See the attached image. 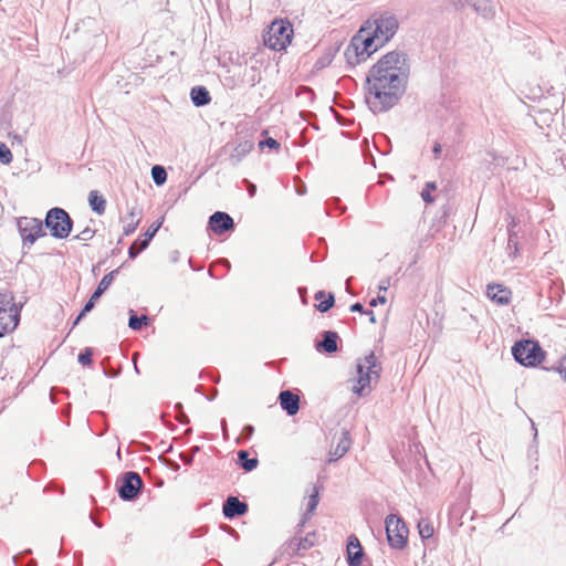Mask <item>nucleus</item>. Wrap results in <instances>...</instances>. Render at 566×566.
<instances>
[{"label": "nucleus", "mask_w": 566, "mask_h": 566, "mask_svg": "<svg viewBox=\"0 0 566 566\" xmlns=\"http://www.w3.org/2000/svg\"><path fill=\"white\" fill-rule=\"evenodd\" d=\"M409 76L410 61L405 51L394 50L382 55L366 77L368 108L379 114L396 106L406 93Z\"/></svg>", "instance_id": "obj_1"}, {"label": "nucleus", "mask_w": 566, "mask_h": 566, "mask_svg": "<svg viewBox=\"0 0 566 566\" xmlns=\"http://www.w3.org/2000/svg\"><path fill=\"white\" fill-rule=\"evenodd\" d=\"M224 74H220L223 84L228 87H235L239 85L254 86L261 81V71L259 61L250 57L249 61H231L230 65H222Z\"/></svg>", "instance_id": "obj_2"}, {"label": "nucleus", "mask_w": 566, "mask_h": 566, "mask_svg": "<svg viewBox=\"0 0 566 566\" xmlns=\"http://www.w3.org/2000/svg\"><path fill=\"white\" fill-rule=\"evenodd\" d=\"M357 385L353 386V392L358 396H365L366 388L373 380L377 381L380 377L382 367L373 352L363 359H358L357 365Z\"/></svg>", "instance_id": "obj_3"}, {"label": "nucleus", "mask_w": 566, "mask_h": 566, "mask_svg": "<svg viewBox=\"0 0 566 566\" xmlns=\"http://www.w3.org/2000/svg\"><path fill=\"white\" fill-rule=\"evenodd\" d=\"M293 38V27L286 20H274L263 33V43L274 51L285 50Z\"/></svg>", "instance_id": "obj_4"}, {"label": "nucleus", "mask_w": 566, "mask_h": 566, "mask_svg": "<svg viewBox=\"0 0 566 566\" xmlns=\"http://www.w3.org/2000/svg\"><path fill=\"white\" fill-rule=\"evenodd\" d=\"M512 355L518 364L526 367H535L545 358V352L538 342L531 339L516 342L512 347Z\"/></svg>", "instance_id": "obj_5"}, {"label": "nucleus", "mask_w": 566, "mask_h": 566, "mask_svg": "<svg viewBox=\"0 0 566 566\" xmlns=\"http://www.w3.org/2000/svg\"><path fill=\"white\" fill-rule=\"evenodd\" d=\"M240 130L234 142L227 143L220 150L219 157H224L232 166L238 165L253 148L252 134Z\"/></svg>", "instance_id": "obj_6"}, {"label": "nucleus", "mask_w": 566, "mask_h": 566, "mask_svg": "<svg viewBox=\"0 0 566 566\" xmlns=\"http://www.w3.org/2000/svg\"><path fill=\"white\" fill-rule=\"evenodd\" d=\"M44 226L53 238L66 239L73 229V220L63 208L54 207L46 212Z\"/></svg>", "instance_id": "obj_7"}, {"label": "nucleus", "mask_w": 566, "mask_h": 566, "mask_svg": "<svg viewBox=\"0 0 566 566\" xmlns=\"http://www.w3.org/2000/svg\"><path fill=\"white\" fill-rule=\"evenodd\" d=\"M366 32V28L361 27L358 34H356L347 49L345 50L346 62L349 66L357 65V50L359 45H363V52H368L370 55L376 52L379 48L384 46V44H379L378 39H376L375 34L370 31L365 36L363 33Z\"/></svg>", "instance_id": "obj_8"}, {"label": "nucleus", "mask_w": 566, "mask_h": 566, "mask_svg": "<svg viewBox=\"0 0 566 566\" xmlns=\"http://www.w3.org/2000/svg\"><path fill=\"white\" fill-rule=\"evenodd\" d=\"M387 541L391 548L402 549L408 543L409 531L401 517L389 514L385 520Z\"/></svg>", "instance_id": "obj_9"}, {"label": "nucleus", "mask_w": 566, "mask_h": 566, "mask_svg": "<svg viewBox=\"0 0 566 566\" xmlns=\"http://www.w3.org/2000/svg\"><path fill=\"white\" fill-rule=\"evenodd\" d=\"M43 224L44 222L38 218L20 217L17 220L18 231L22 239L23 247H31L39 238L46 235Z\"/></svg>", "instance_id": "obj_10"}, {"label": "nucleus", "mask_w": 566, "mask_h": 566, "mask_svg": "<svg viewBox=\"0 0 566 566\" xmlns=\"http://www.w3.org/2000/svg\"><path fill=\"white\" fill-rule=\"evenodd\" d=\"M374 29L371 32L378 39L379 44H386L396 34L399 22L395 14L385 12L374 18Z\"/></svg>", "instance_id": "obj_11"}, {"label": "nucleus", "mask_w": 566, "mask_h": 566, "mask_svg": "<svg viewBox=\"0 0 566 566\" xmlns=\"http://www.w3.org/2000/svg\"><path fill=\"white\" fill-rule=\"evenodd\" d=\"M144 488L139 473L134 471L125 472L117 484V492L124 501H135Z\"/></svg>", "instance_id": "obj_12"}, {"label": "nucleus", "mask_w": 566, "mask_h": 566, "mask_svg": "<svg viewBox=\"0 0 566 566\" xmlns=\"http://www.w3.org/2000/svg\"><path fill=\"white\" fill-rule=\"evenodd\" d=\"M164 217L159 218L155 222L150 224V227L147 229V231L143 234V239L134 241L129 249H128V255L130 259L137 258V255L148 248L150 241L156 235L160 227L163 226Z\"/></svg>", "instance_id": "obj_13"}, {"label": "nucleus", "mask_w": 566, "mask_h": 566, "mask_svg": "<svg viewBox=\"0 0 566 566\" xmlns=\"http://www.w3.org/2000/svg\"><path fill=\"white\" fill-rule=\"evenodd\" d=\"M119 272V269H115L103 276V279L99 281L96 290L91 295L90 300L84 305V312H91L96 301L104 294V292L109 287V285L113 283L115 276Z\"/></svg>", "instance_id": "obj_14"}, {"label": "nucleus", "mask_w": 566, "mask_h": 566, "mask_svg": "<svg viewBox=\"0 0 566 566\" xmlns=\"http://www.w3.org/2000/svg\"><path fill=\"white\" fill-rule=\"evenodd\" d=\"M364 549L356 535L347 538V563L348 566H360L364 557Z\"/></svg>", "instance_id": "obj_15"}, {"label": "nucleus", "mask_w": 566, "mask_h": 566, "mask_svg": "<svg viewBox=\"0 0 566 566\" xmlns=\"http://www.w3.org/2000/svg\"><path fill=\"white\" fill-rule=\"evenodd\" d=\"M222 512L224 517L232 520L244 515L248 512V504L237 496H229L223 503Z\"/></svg>", "instance_id": "obj_16"}, {"label": "nucleus", "mask_w": 566, "mask_h": 566, "mask_svg": "<svg viewBox=\"0 0 566 566\" xmlns=\"http://www.w3.org/2000/svg\"><path fill=\"white\" fill-rule=\"evenodd\" d=\"M19 321V312L17 308H0V337L8 332L13 331Z\"/></svg>", "instance_id": "obj_17"}, {"label": "nucleus", "mask_w": 566, "mask_h": 566, "mask_svg": "<svg viewBox=\"0 0 566 566\" xmlns=\"http://www.w3.org/2000/svg\"><path fill=\"white\" fill-rule=\"evenodd\" d=\"M281 408L289 415L294 416L300 410V397L291 390H283L279 395Z\"/></svg>", "instance_id": "obj_18"}, {"label": "nucleus", "mask_w": 566, "mask_h": 566, "mask_svg": "<svg viewBox=\"0 0 566 566\" xmlns=\"http://www.w3.org/2000/svg\"><path fill=\"white\" fill-rule=\"evenodd\" d=\"M339 336L334 331H325L322 334V340L316 343L315 348L319 353L333 354L338 350L337 342Z\"/></svg>", "instance_id": "obj_19"}, {"label": "nucleus", "mask_w": 566, "mask_h": 566, "mask_svg": "<svg viewBox=\"0 0 566 566\" xmlns=\"http://www.w3.org/2000/svg\"><path fill=\"white\" fill-rule=\"evenodd\" d=\"M235 228L232 217L223 211H214V235L233 231Z\"/></svg>", "instance_id": "obj_20"}, {"label": "nucleus", "mask_w": 566, "mask_h": 566, "mask_svg": "<svg viewBox=\"0 0 566 566\" xmlns=\"http://www.w3.org/2000/svg\"><path fill=\"white\" fill-rule=\"evenodd\" d=\"M486 295L500 305H506L511 301V291L501 284H489Z\"/></svg>", "instance_id": "obj_21"}, {"label": "nucleus", "mask_w": 566, "mask_h": 566, "mask_svg": "<svg viewBox=\"0 0 566 566\" xmlns=\"http://www.w3.org/2000/svg\"><path fill=\"white\" fill-rule=\"evenodd\" d=\"M467 4L472 7L474 11L484 19H492L494 17V7L492 0H464Z\"/></svg>", "instance_id": "obj_22"}, {"label": "nucleus", "mask_w": 566, "mask_h": 566, "mask_svg": "<svg viewBox=\"0 0 566 566\" xmlns=\"http://www.w3.org/2000/svg\"><path fill=\"white\" fill-rule=\"evenodd\" d=\"M350 437L347 430L342 431V437L337 443V446L331 451L329 462L336 461L343 458L350 448Z\"/></svg>", "instance_id": "obj_23"}, {"label": "nucleus", "mask_w": 566, "mask_h": 566, "mask_svg": "<svg viewBox=\"0 0 566 566\" xmlns=\"http://www.w3.org/2000/svg\"><path fill=\"white\" fill-rule=\"evenodd\" d=\"M190 98L195 106L200 107L210 103V92L205 86H195L190 91Z\"/></svg>", "instance_id": "obj_24"}, {"label": "nucleus", "mask_w": 566, "mask_h": 566, "mask_svg": "<svg viewBox=\"0 0 566 566\" xmlns=\"http://www.w3.org/2000/svg\"><path fill=\"white\" fill-rule=\"evenodd\" d=\"M318 501H319L318 490L316 488H314L313 493L310 494V496H308V501L306 504V512L303 514L301 522L297 524L298 531H301L302 527L304 526V524L311 518L312 514L314 513V511L316 510V507L318 505Z\"/></svg>", "instance_id": "obj_25"}, {"label": "nucleus", "mask_w": 566, "mask_h": 566, "mask_svg": "<svg viewBox=\"0 0 566 566\" xmlns=\"http://www.w3.org/2000/svg\"><path fill=\"white\" fill-rule=\"evenodd\" d=\"M237 463L240 468H242L245 472H251L256 469L259 464L258 458H250L249 451L239 450L238 451Z\"/></svg>", "instance_id": "obj_26"}, {"label": "nucleus", "mask_w": 566, "mask_h": 566, "mask_svg": "<svg viewBox=\"0 0 566 566\" xmlns=\"http://www.w3.org/2000/svg\"><path fill=\"white\" fill-rule=\"evenodd\" d=\"M553 163L548 170L552 171L553 175H562L566 172V155L560 150L555 151L552 156Z\"/></svg>", "instance_id": "obj_27"}, {"label": "nucleus", "mask_w": 566, "mask_h": 566, "mask_svg": "<svg viewBox=\"0 0 566 566\" xmlns=\"http://www.w3.org/2000/svg\"><path fill=\"white\" fill-rule=\"evenodd\" d=\"M88 202L91 209L97 214H103L106 209V200L98 193L97 190H92L88 195Z\"/></svg>", "instance_id": "obj_28"}, {"label": "nucleus", "mask_w": 566, "mask_h": 566, "mask_svg": "<svg viewBox=\"0 0 566 566\" xmlns=\"http://www.w3.org/2000/svg\"><path fill=\"white\" fill-rule=\"evenodd\" d=\"M140 210H137L136 207H133L129 212H128V216L127 218L129 219V221L126 223V226L124 227V235H130L138 227L139 224V221H140V218H138V216L140 214Z\"/></svg>", "instance_id": "obj_29"}, {"label": "nucleus", "mask_w": 566, "mask_h": 566, "mask_svg": "<svg viewBox=\"0 0 566 566\" xmlns=\"http://www.w3.org/2000/svg\"><path fill=\"white\" fill-rule=\"evenodd\" d=\"M149 322L148 316L142 315L137 316L134 310H129V319H128V326L133 331H139L143 328V326H146Z\"/></svg>", "instance_id": "obj_30"}, {"label": "nucleus", "mask_w": 566, "mask_h": 566, "mask_svg": "<svg viewBox=\"0 0 566 566\" xmlns=\"http://www.w3.org/2000/svg\"><path fill=\"white\" fill-rule=\"evenodd\" d=\"M315 533H308L305 537L293 538L291 545H296V551H306L314 546Z\"/></svg>", "instance_id": "obj_31"}, {"label": "nucleus", "mask_w": 566, "mask_h": 566, "mask_svg": "<svg viewBox=\"0 0 566 566\" xmlns=\"http://www.w3.org/2000/svg\"><path fill=\"white\" fill-rule=\"evenodd\" d=\"M151 178L157 186H161L167 180V171L166 169L160 165H155L151 168Z\"/></svg>", "instance_id": "obj_32"}, {"label": "nucleus", "mask_w": 566, "mask_h": 566, "mask_svg": "<svg viewBox=\"0 0 566 566\" xmlns=\"http://www.w3.org/2000/svg\"><path fill=\"white\" fill-rule=\"evenodd\" d=\"M419 535L422 539H428L433 535V526L427 520H420L418 523Z\"/></svg>", "instance_id": "obj_33"}, {"label": "nucleus", "mask_w": 566, "mask_h": 566, "mask_svg": "<svg viewBox=\"0 0 566 566\" xmlns=\"http://www.w3.org/2000/svg\"><path fill=\"white\" fill-rule=\"evenodd\" d=\"M437 189V184L434 181H429L426 184L424 188L421 191V198L427 203H432L434 201L431 191Z\"/></svg>", "instance_id": "obj_34"}, {"label": "nucleus", "mask_w": 566, "mask_h": 566, "mask_svg": "<svg viewBox=\"0 0 566 566\" xmlns=\"http://www.w3.org/2000/svg\"><path fill=\"white\" fill-rule=\"evenodd\" d=\"M17 308L13 303V295L8 291H0V308Z\"/></svg>", "instance_id": "obj_35"}, {"label": "nucleus", "mask_w": 566, "mask_h": 566, "mask_svg": "<svg viewBox=\"0 0 566 566\" xmlns=\"http://www.w3.org/2000/svg\"><path fill=\"white\" fill-rule=\"evenodd\" d=\"M92 357H93V348L86 347L78 354L77 360L83 366H90L93 363Z\"/></svg>", "instance_id": "obj_36"}, {"label": "nucleus", "mask_w": 566, "mask_h": 566, "mask_svg": "<svg viewBox=\"0 0 566 566\" xmlns=\"http://www.w3.org/2000/svg\"><path fill=\"white\" fill-rule=\"evenodd\" d=\"M334 304H335L334 294L329 293L327 298H325L324 301H321L316 305V308L321 313H326L327 311H329L334 306Z\"/></svg>", "instance_id": "obj_37"}, {"label": "nucleus", "mask_w": 566, "mask_h": 566, "mask_svg": "<svg viewBox=\"0 0 566 566\" xmlns=\"http://www.w3.org/2000/svg\"><path fill=\"white\" fill-rule=\"evenodd\" d=\"M12 153L9 147L0 142V163L8 165L12 161Z\"/></svg>", "instance_id": "obj_38"}, {"label": "nucleus", "mask_w": 566, "mask_h": 566, "mask_svg": "<svg viewBox=\"0 0 566 566\" xmlns=\"http://www.w3.org/2000/svg\"><path fill=\"white\" fill-rule=\"evenodd\" d=\"M199 451H200V447L199 446H195L188 452H181L180 453V459L186 464H189L193 460V457L196 455V453L199 452Z\"/></svg>", "instance_id": "obj_39"}, {"label": "nucleus", "mask_w": 566, "mask_h": 566, "mask_svg": "<svg viewBox=\"0 0 566 566\" xmlns=\"http://www.w3.org/2000/svg\"><path fill=\"white\" fill-rule=\"evenodd\" d=\"M95 234V231L88 227H86L84 230H82L78 234L74 237L75 240L80 241H88L93 239Z\"/></svg>", "instance_id": "obj_40"}, {"label": "nucleus", "mask_w": 566, "mask_h": 566, "mask_svg": "<svg viewBox=\"0 0 566 566\" xmlns=\"http://www.w3.org/2000/svg\"><path fill=\"white\" fill-rule=\"evenodd\" d=\"M259 147L261 149H263L264 147H269L271 149H279L280 143L272 137H266L265 139L259 142Z\"/></svg>", "instance_id": "obj_41"}, {"label": "nucleus", "mask_w": 566, "mask_h": 566, "mask_svg": "<svg viewBox=\"0 0 566 566\" xmlns=\"http://www.w3.org/2000/svg\"><path fill=\"white\" fill-rule=\"evenodd\" d=\"M551 369L557 371L566 381V354L559 359L558 365L552 367Z\"/></svg>", "instance_id": "obj_42"}, {"label": "nucleus", "mask_w": 566, "mask_h": 566, "mask_svg": "<svg viewBox=\"0 0 566 566\" xmlns=\"http://www.w3.org/2000/svg\"><path fill=\"white\" fill-rule=\"evenodd\" d=\"M254 433V427L251 424H245L241 432V438L243 439H250L252 434Z\"/></svg>", "instance_id": "obj_43"}, {"label": "nucleus", "mask_w": 566, "mask_h": 566, "mask_svg": "<svg viewBox=\"0 0 566 566\" xmlns=\"http://www.w3.org/2000/svg\"><path fill=\"white\" fill-rule=\"evenodd\" d=\"M357 53H359L357 56V64L365 62L370 56L368 52H363V45H359Z\"/></svg>", "instance_id": "obj_44"}, {"label": "nucleus", "mask_w": 566, "mask_h": 566, "mask_svg": "<svg viewBox=\"0 0 566 566\" xmlns=\"http://www.w3.org/2000/svg\"><path fill=\"white\" fill-rule=\"evenodd\" d=\"M386 302H387L386 296L378 295L377 297L370 300L369 305L371 307H376L378 304H385Z\"/></svg>", "instance_id": "obj_45"}, {"label": "nucleus", "mask_w": 566, "mask_h": 566, "mask_svg": "<svg viewBox=\"0 0 566 566\" xmlns=\"http://www.w3.org/2000/svg\"><path fill=\"white\" fill-rule=\"evenodd\" d=\"M349 310H350V312H357V313H360V314H365L366 313V310L364 308L363 304L359 303V302H356V303L352 304Z\"/></svg>", "instance_id": "obj_46"}, {"label": "nucleus", "mask_w": 566, "mask_h": 566, "mask_svg": "<svg viewBox=\"0 0 566 566\" xmlns=\"http://www.w3.org/2000/svg\"><path fill=\"white\" fill-rule=\"evenodd\" d=\"M295 190H296L297 195H300V196L305 195L306 186L301 179H297V184L295 185Z\"/></svg>", "instance_id": "obj_47"}, {"label": "nucleus", "mask_w": 566, "mask_h": 566, "mask_svg": "<svg viewBox=\"0 0 566 566\" xmlns=\"http://www.w3.org/2000/svg\"><path fill=\"white\" fill-rule=\"evenodd\" d=\"M244 182L247 184V190L249 196L254 197L256 192V186L253 182L249 181L248 179H245Z\"/></svg>", "instance_id": "obj_48"}, {"label": "nucleus", "mask_w": 566, "mask_h": 566, "mask_svg": "<svg viewBox=\"0 0 566 566\" xmlns=\"http://www.w3.org/2000/svg\"><path fill=\"white\" fill-rule=\"evenodd\" d=\"M389 285H390V279L387 277V279H384L380 281L378 289H379V291H387Z\"/></svg>", "instance_id": "obj_49"}, {"label": "nucleus", "mask_w": 566, "mask_h": 566, "mask_svg": "<svg viewBox=\"0 0 566 566\" xmlns=\"http://www.w3.org/2000/svg\"><path fill=\"white\" fill-rule=\"evenodd\" d=\"M87 313L88 312H84L83 307L80 314L76 316L75 321L73 322V327L76 326Z\"/></svg>", "instance_id": "obj_50"}, {"label": "nucleus", "mask_w": 566, "mask_h": 566, "mask_svg": "<svg viewBox=\"0 0 566 566\" xmlns=\"http://www.w3.org/2000/svg\"><path fill=\"white\" fill-rule=\"evenodd\" d=\"M217 264L226 266L227 270L230 269V262L227 259H219L217 261L214 260V265H217Z\"/></svg>", "instance_id": "obj_51"}, {"label": "nucleus", "mask_w": 566, "mask_h": 566, "mask_svg": "<svg viewBox=\"0 0 566 566\" xmlns=\"http://www.w3.org/2000/svg\"><path fill=\"white\" fill-rule=\"evenodd\" d=\"M441 150H442L441 145L439 143H436L432 148L434 156L438 157L440 155Z\"/></svg>", "instance_id": "obj_52"}, {"label": "nucleus", "mask_w": 566, "mask_h": 566, "mask_svg": "<svg viewBox=\"0 0 566 566\" xmlns=\"http://www.w3.org/2000/svg\"><path fill=\"white\" fill-rule=\"evenodd\" d=\"M207 232H208L209 237H211V234H212V216H210L208 218Z\"/></svg>", "instance_id": "obj_53"}, {"label": "nucleus", "mask_w": 566, "mask_h": 566, "mask_svg": "<svg viewBox=\"0 0 566 566\" xmlns=\"http://www.w3.org/2000/svg\"><path fill=\"white\" fill-rule=\"evenodd\" d=\"M365 314H366V315H368V317H369V322H370V323H373V324H375V323H376V316H375V314H374V312H373V311H370V310H369V311H366V313H365Z\"/></svg>", "instance_id": "obj_54"}, {"label": "nucleus", "mask_w": 566, "mask_h": 566, "mask_svg": "<svg viewBox=\"0 0 566 566\" xmlns=\"http://www.w3.org/2000/svg\"><path fill=\"white\" fill-rule=\"evenodd\" d=\"M325 296H326V294H325L324 291H318V292L315 293L314 298L316 301H319V300L324 298Z\"/></svg>", "instance_id": "obj_55"}, {"label": "nucleus", "mask_w": 566, "mask_h": 566, "mask_svg": "<svg viewBox=\"0 0 566 566\" xmlns=\"http://www.w3.org/2000/svg\"><path fill=\"white\" fill-rule=\"evenodd\" d=\"M452 3L459 8H463L467 4L464 0H452Z\"/></svg>", "instance_id": "obj_56"}, {"label": "nucleus", "mask_w": 566, "mask_h": 566, "mask_svg": "<svg viewBox=\"0 0 566 566\" xmlns=\"http://www.w3.org/2000/svg\"><path fill=\"white\" fill-rule=\"evenodd\" d=\"M28 553H30V551H29V549H28V551H25V552H23V553H22V555H25V554H28ZM20 557H21V554L13 556V562H14V564H15V565H18V563H19V560H20Z\"/></svg>", "instance_id": "obj_57"}, {"label": "nucleus", "mask_w": 566, "mask_h": 566, "mask_svg": "<svg viewBox=\"0 0 566 566\" xmlns=\"http://www.w3.org/2000/svg\"><path fill=\"white\" fill-rule=\"evenodd\" d=\"M304 93L308 94L312 98L314 97V91L311 87H303Z\"/></svg>", "instance_id": "obj_58"}, {"label": "nucleus", "mask_w": 566, "mask_h": 566, "mask_svg": "<svg viewBox=\"0 0 566 566\" xmlns=\"http://www.w3.org/2000/svg\"><path fill=\"white\" fill-rule=\"evenodd\" d=\"M207 272L209 274V276H212V263H210L207 268Z\"/></svg>", "instance_id": "obj_59"}, {"label": "nucleus", "mask_w": 566, "mask_h": 566, "mask_svg": "<svg viewBox=\"0 0 566 566\" xmlns=\"http://www.w3.org/2000/svg\"><path fill=\"white\" fill-rule=\"evenodd\" d=\"M178 421L179 422H186L187 421L186 416H184V415L179 416L178 417Z\"/></svg>", "instance_id": "obj_60"}, {"label": "nucleus", "mask_w": 566, "mask_h": 566, "mask_svg": "<svg viewBox=\"0 0 566 566\" xmlns=\"http://www.w3.org/2000/svg\"><path fill=\"white\" fill-rule=\"evenodd\" d=\"M219 380H220V376L214 374V379H213L214 385L218 384Z\"/></svg>", "instance_id": "obj_61"}, {"label": "nucleus", "mask_w": 566, "mask_h": 566, "mask_svg": "<svg viewBox=\"0 0 566 566\" xmlns=\"http://www.w3.org/2000/svg\"><path fill=\"white\" fill-rule=\"evenodd\" d=\"M134 367H135L136 373L138 374V373H139V369H138L137 364H136V361H135V360H134Z\"/></svg>", "instance_id": "obj_62"}, {"label": "nucleus", "mask_w": 566, "mask_h": 566, "mask_svg": "<svg viewBox=\"0 0 566 566\" xmlns=\"http://www.w3.org/2000/svg\"><path fill=\"white\" fill-rule=\"evenodd\" d=\"M316 64H317L319 67L324 66L323 61H318Z\"/></svg>", "instance_id": "obj_63"}, {"label": "nucleus", "mask_w": 566, "mask_h": 566, "mask_svg": "<svg viewBox=\"0 0 566 566\" xmlns=\"http://www.w3.org/2000/svg\"><path fill=\"white\" fill-rule=\"evenodd\" d=\"M218 9L220 11V14L222 15V11H221V4L218 2Z\"/></svg>", "instance_id": "obj_64"}]
</instances>
